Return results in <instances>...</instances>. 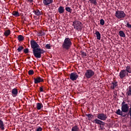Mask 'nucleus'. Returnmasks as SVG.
Masks as SVG:
<instances>
[{
    "instance_id": "nucleus-1",
    "label": "nucleus",
    "mask_w": 131,
    "mask_h": 131,
    "mask_svg": "<svg viewBox=\"0 0 131 131\" xmlns=\"http://www.w3.org/2000/svg\"><path fill=\"white\" fill-rule=\"evenodd\" d=\"M128 108H129L128 105L126 103V105H124L121 106V111L120 109H118L116 112V113L117 114V115H120L123 117H125L126 115H123V113H127V112H128V114L129 115L130 119L131 120V107L129 108V111Z\"/></svg>"
},
{
    "instance_id": "nucleus-2",
    "label": "nucleus",
    "mask_w": 131,
    "mask_h": 131,
    "mask_svg": "<svg viewBox=\"0 0 131 131\" xmlns=\"http://www.w3.org/2000/svg\"><path fill=\"white\" fill-rule=\"evenodd\" d=\"M71 46H72L71 39L69 37H67L64 39L61 46V48H62L63 50L69 51L71 48Z\"/></svg>"
},
{
    "instance_id": "nucleus-3",
    "label": "nucleus",
    "mask_w": 131,
    "mask_h": 131,
    "mask_svg": "<svg viewBox=\"0 0 131 131\" xmlns=\"http://www.w3.org/2000/svg\"><path fill=\"white\" fill-rule=\"evenodd\" d=\"M74 29H76V30H78V31H79V30H81L82 29V23L78 20H74L73 22V25Z\"/></svg>"
},
{
    "instance_id": "nucleus-4",
    "label": "nucleus",
    "mask_w": 131,
    "mask_h": 131,
    "mask_svg": "<svg viewBox=\"0 0 131 131\" xmlns=\"http://www.w3.org/2000/svg\"><path fill=\"white\" fill-rule=\"evenodd\" d=\"M30 45L31 49H33V54L34 55V53L36 52V49H38L39 48V45L33 39L30 41Z\"/></svg>"
},
{
    "instance_id": "nucleus-5",
    "label": "nucleus",
    "mask_w": 131,
    "mask_h": 131,
    "mask_svg": "<svg viewBox=\"0 0 131 131\" xmlns=\"http://www.w3.org/2000/svg\"><path fill=\"white\" fill-rule=\"evenodd\" d=\"M45 51L43 50V49H40L39 47L37 49H36V51L34 53V56L35 57V58H38L39 59L40 58H41V54H43Z\"/></svg>"
},
{
    "instance_id": "nucleus-6",
    "label": "nucleus",
    "mask_w": 131,
    "mask_h": 131,
    "mask_svg": "<svg viewBox=\"0 0 131 131\" xmlns=\"http://www.w3.org/2000/svg\"><path fill=\"white\" fill-rule=\"evenodd\" d=\"M94 123H96V124L99 125V127L100 128L101 130H104L105 129V122H103L102 121H101L98 119H95L93 121Z\"/></svg>"
},
{
    "instance_id": "nucleus-7",
    "label": "nucleus",
    "mask_w": 131,
    "mask_h": 131,
    "mask_svg": "<svg viewBox=\"0 0 131 131\" xmlns=\"http://www.w3.org/2000/svg\"><path fill=\"white\" fill-rule=\"evenodd\" d=\"M94 75H95V72H94V71L92 70L91 69L86 70L84 74L85 77L88 79L92 78Z\"/></svg>"
},
{
    "instance_id": "nucleus-8",
    "label": "nucleus",
    "mask_w": 131,
    "mask_h": 131,
    "mask_svg": "<svg viewBox=\"0 0 131 131\" xmlns=\"http://www.w3.org/2000/svg\"><path fill=\"white\" fill-rule=\"evenodd\" d=\"M126 16L125 13L124 11L122 10H117L115 13V16L118 18V19H122L124 18Z\"/></svg>"
},
{
    "instance_id": "nucleus-9",
    "label": "nucleus",
    "mask_w": 131,
    "mask_h": 131,
    "mask_svg": "<svg viewBox=\"0 0 131 131\" xmlns=\"http://www.w3.org/2000/svg\"><path fill=\"white\" fill-rule=\"evenodd\" d=\"M97 119L99 120H101V121H105L106 119H107V115L104 113H100L97 115Z\"/></svg>"
},
{
    "instance_id": "nucleus-10",
    "label": "nucleus",
    "mask_w": 131,
    "mask_h": 131,
    "mask_svg": "<svg viewBox=\"0 0 131 131\" xmlns=\"http://www.w3.org/2000/svg\"><path fill=\"white\" fill-rule=\"evenodd\" d=\"M78 78V75H77V73H72L70 75V79L71 80H72L73 81H74L76 80Z\"/></svg>"
},
{
    "instance_id": "nucleus-11",
    "label": "nucleus",
    "mask_w": 131,
    "mask_h": 131,
    "mask_svg": "<svg viewBox=\"0 0 131 131\" xmlns=\"http://www.w3.org/2000/svg\"><path fill=\"white\" fill-rule=\"evenodd\" d=\"M126 74H127V73L125 72V70H122L120 71L119 73V76L121 79L124 78L125 77Z\"/></svg>"
},
{
    "instance_id": "nucleus-12",
    "label": "nucleus",
    "mask_w": 131,
    "mask_h": 131,
    "mask_svg": "<svg viewBox=\"0 0 131 131\" xmlns=\"http://www.w3.org/2000/svg\"><path fill=\"white\" fill-rule=\"evenodd\" d=\"M34 83L36 84L39 83V82H43V79L41 78L40 77H37V78H34Z\"/></svg>"
},
{
    "instance_id": "nucleus-13",
    "label": "nucleus",
    "mask_w": 131,
    "mask_h": 131,
    "mask_svg": "<svg viewBox=\"0 0 131 131\" xmlns=\"http://www.w3.org/2000/svg\"><path fill=\"white\" fill-rule=\"evenodd\" d=\"M53 0H43V3L45 6H49V5H51V4H53Z\"/></svg>"
},
{
    "instance_id": "nucleus-14",
    "label": "nucleus",
    "mask_w": 131,
    "mask_h": 131,
    "mask_svg": "<svg viewBox=\"0 0 131 131\" xmlns=\"http://www.w3.org/2000/svg\"><path fill=\"white\" fill-rule=\"evenodd\" d=\"M58 12L59 14H63L65 12V9H64V7L63 6H60L58 8Z\"/></svg>"
},
{
    "instance_id": "nucleus-15",
    "label": "nucleus",
    "mask_w": 131,
    "mask_h": 131,
    "mask_svg": "<svg viewBox=\"0 0 131 131\" xmlns=\"http://www.w3.org/2000/svg\"><path fill=\"white\" fill-rule=\"evenodd\" d=\"M33 12L34 13L35 15H36V16H40V15H42V13L41 12V11H40V10H39L38 9L34 10Z\"/></svg>"
},
{
    "instance_id": "nucleus-16",
    "label": "nucleus",
    "mask_w": 131,
    "mask_h": 131,
    "mask_svg": "<svg viewBox=\"0 0 131 131\" xmlns=\"http://www.w3.org/2000/svg\"><path fill=\"white\" fill-rule=\"evenodd\" d=\"M0 129H1V130H5V124L1 119H0Z\"/></svg>"
},
{
    "instance_id": "nucleus-17",
    "label": "nucleus",
    "mask_w": 131,
    "mask_h": 131,
    "mask_svg": "<svg viewBox=\"0 0 131 131\" xmlns=\"http://www.w3.org/2000/svg\"><path fill=\"white\" fill-rule=\"evenodd\" d=\"M117 86V82H112L111 84V89L112 90H114V89H115V88H116Z\"/></svg>"
},
{
    "instance_id": "nucleus-18",
    "label": "nucleus",
    "mask_w": 131,
    "mask_h": 131,
    "mask_svg": "<svg viewBox=\"0 0 131 131\" xmlns=\"http://www.w3.org/2000/svg\"><path fill=\"white\" fill-rule=\"evenodd\" d=\"M126 95H127V97L131 96V85L129 86L128 89L127 90Z\"/></svg>"
},
{
    "instance_id": "nucleus-19",
    "label": "nucleus",
    "mask_w": 131,
    "mask_h": 131,
    "mask_svg": "<svg viewBox=\"0 0 131 131\" xmlns=\"http://www.w3.org/2000/svg\"><path fill=\"white\" fill-rule=\"evenodd\" d=\"M124 70H125V72H126L127 74H128V73H131L130 66H127V67H126V69Z\"/></svg>"
},
{
    "instance_id": "nucleus-20",
    "label": "nucleus",
    "mask_w": 131,
    "mask_h": 131,
    "mask_svg": "<svg viewBox=\"0 0 131 131\" xmlns=\"http://www.w3.org/2000/svg\"><path fill=\"white\" fill-rule=\"evenodd\" d=\"M95 34L96 35L97 39L100 40V39H101V34L100 32L99 31H96Z\"/></svg>"
},
{
    "instance_id": "nucleus-21",
    "label": "nucleus",
    "mask_w": 131,
    "mask_h": 131,
    "mask_svg": "<svg viewBox=\"0 0 131 131\" xmlns=\"http://www.w3.org/2000/svg\"><path fill=\"white\" fill-rule=\"evenodd\" d=\"M119 35L121 36V37H125V33L123 31H120L119 32Z\"/></svg>"
},
{
    "instance_id": "nucleus-22",
    "label": "nucleus",
    "mask_w": 131,
    "mask_h": 131,
    "mask_svg": "<svg viewBox=\"0 0 131 131\" xmlns=\"http://www.w3.org/2000/svg\"><path fill=\"white\" fill-rule=\"evenodd\" d=\"M71 131H79V128L77 125L74 126L72 127Z\"/></svg>"
},
{
    "instance_id": "nucleus-23",
    "label": "nucleus",
    "mask_w": 131,
    "mask_h": 131,
    "mask_svg": "<svg viewBox=\"0 0 131 131\" xmlns=\"http://www.w3.org/2000/svg\"><path fill=\"white\" fill-rule=\"evenodd\" d=\"M12 95H14L15 96H16V95L18 94V90H17L16 88L13 89L12 90Z\"/></svg>"
},
{
    "instance_id": "nucleus-24",
    "label": "nucleus",
    "mask_w": 131,
    "mask_h": 131,
    "mask_svg": "<svg viewBox=\"0 0 131 131\" xmlns=\"http://www.w3.org/2000/svg\"><path fill=\"white\" fill-rule=\"evenodd\" d=\"M89 2L92 5H94V6H97V5L98 4L97 0H89Z\"/></svg>"
},
{
    "instance_id": "nucleus-25",
    "label": "nucleus",
    "mask_w": 131,
    "mask_h": 131,
    "mask_svg": "<svg viewBox=\"0 0 131 131\" xmlns=\"http://www.w3.org/2000/svg\"><path fill=\"white\" fill-rule=\"evenodd\" d=\"M10 34H11V31H10V30H7L4 32V35L5 36H9Z\"/></svg>"
},
{
    "instance_id": "nucleus-26",
    "label": "nucleus",
    "mask_w": 131,
    "mask_h": 131,
    "mask_svg": "<svg viewBox=\"0 0 131 131\" xmlns=\"http://www.w3.org/2000/svg\"><path fill=\"white\" fill-rule=\"evenodd\" d=\"M41 107H42V104L40 103H37L36 105V108L38 110H40L41 109Z\"/></svg>"
},
{
    "instance_id": "nucleus-27",
    "label": "nucleus",
    "mask_w": 131,
    "mask_h": 131,
    "mask_svg": "<svg viewBox=\"0 0 131 131\" xmlns=\"http://www.w3.org/2000/svg\"><path fill=\"white\" fill-rule=\"evenodd\" d=\"M66 11H67V12H68V13H70V14L72 13V9H71L69 7H66Z\"/></svg>"
},
{
    "instance_id": "nucleus-28",
    "label": "nucleus",
    "mask_w": 131,
    "mask_h": 131,
    "mask_svg": "<svg viewBox=\"0 0 131 131\" xmlns=\"http://www.w3.org/2000/svg\"><path fill=\"white\" fill-rule=\"evenodd\" d=\"M18 39L19 41H22L24 40V37L21 35H19L18 36Z\"/></svg>"
},
{
    "instance_id": "nucleus-29",
    "label": "nucleus",
    "mask_w": 131,
    "mask_h": 131,
    "mask_svg": "<svg viewBox=\"0 0 131 131\" xmlns=\"http://www.w3.org/2000/svg\"><path fill=\"white\" fill-rule=\"evenodd\" d=\"M86 116H87V117H88L89 120H92V119H93V118H94V115H93L92 114H90L86 115Z\"/></svg>"
},
{
    "instance_id": "nucleus-30",
    "label": "nucleus",
    "mask_w": 131,
    "mask_h": 131,
    "mask_svg": "<svg viewBox=\"0 0 131 131\" xmlns=\"http://www.w3.org/2000/svg\"><path fill=\"white\" fill-rule=\"evenodd\" d=\"M12 15L13 16H15V17H19V16H20V14L19 13V12H18V11L13 12Z\"/></svg>"
},
{
    "instance_id": "nucleus-31",
    "label": "nucleus",
    "mask_w": 131,
    "mask_h": 131,
    "mask_svg": "<svg viewBox=\"0 0 131 131\" xmlns=\"http://www.w3.org/2000/svg\"><path fill=\"white\" fill-rule=\"evenodd\" d=\"M24 49V47L23 46H19L17 49V52L19 53V52H22V50Z\"/></svg>"
},
{
    "instance_id": "nucleus-32",
    "label": "nucleus",
    "mask_w": 131,
    "mask_h": 131,
    "mask_svg": "<svg viewBox=\"0 0 131 131\" xmlns=\"http://www.w3.org/2000/svg\"><path fill=\"white\" fill-rule=\"evenodd\" d=\"M29 75H33L34 74V71H33V70H30L28 72Z\"/></svg>"
},
{
    "instance_id": "nucleus-33",
    "label": "nucleus",
    "mask_w": 131,
    "mask_h": 131,
    "mask_svg": "<svg viewBox=\"0 0 131 131\" xmlns=\"http://www.w3.org/2000/svg\"><path fill=\"white\" fill-rule=\"evenodd\" d=\"M45 34V32H42V31H40L39 32V36H43Z\"/></svg>"
},
{
    "instance_id": "nucleus-34",
    "label": "nucleus",
    "mask_w": 131,
    "mask_h": 131,
    "mask_svg": "<svg viewBox=\"0 0 131 131\" xmlns=\"http://www.w3.org/2000/svg\"><path fill=\"white\" fill-rule=\"evenodd\" d=\"M81 55L82 56V57H86V53L83 52V51H81Z\"/></svg>"
},
{
    "instance_id": "nucleus-35",
    "label": "nucleus",
    "mask_w": 131,
    "mask_h": 131,
    "mask_svg": "<svg viewBox=\"0 0 131 131\" xmlns=\"http://www.w3.org/2000/svg\"><path fill=\"white\" fill-rule=\"evenodd\" d=\"M126 27L127 28H129V29H131V24H129L128 22L126 24V25H125Z\"/></svg>"
},
{
    "instance_id": "nucleus-36",
    "label": "nucleus",
    "mask_w": 131,
    "mask_h": 131,
    "mask_svg": "<svg viewBox=\"0 0 131 131\" xmlns=\"http://www.w3.org/2000/svg\"><path fill=\"white\" fill-rule=\"evenodd\" d=\"M100 25H104V24H105V21H104V19H100Z\"/></svg>"
},
{
    "instance_id": "nucleus-37",
    "label": "nucleus",
    "mask_w": 131,
    "mask_h": 131,
    "mask_svg": "<svg viewBox=\"0 0 131 131\" xmlns=\"http://www.w3.org/2000/svg\"><path fill=\"white\" fill-rule=\"evenodd\" d=\"M45 48L48 50H51V44H47Z\"/></svg>"
},
{
    "instance_id": "nucleus-38",
    "label": "nucleus",
    "mask_w": 131,
    "mask_h": 131,
    "mask_svg": "<svg viewBox=\"0 0 131 131\" xmlns=\"http://www.w3.org/2000/svg\"><path fill=\"white\" fill-rule=\"evenodd\" d=\"M24 53H25V54H28V53H29V50L28 48H26L24 50Z\"/></svg>"
},
{
    "instance_id": "nucleus-39",
    "label": "nucleus",
    "mask_w": 131,
    "mask_h": 131,
    "mask_svg": "<svg viewBox=\"0 0 131 131\" xmlns=\"http://www.w3.org/2000/svg\"><path fill=\"white\" fill-rule=\"evenodd\" d=\"M42 128L41 127H39L38 128H37L36 131H42Z\"/></svg>"
},
{
    "instance_id": "nucleus-40",
    "label": "nucleus",
    "mask_w": 131,
    "mask_h": 131,
    "mask_svg": "<svg viewBox=\"0 0 131 131\" xmlns=\"http://www.w3.org/2000/svg\"><path fill=\"white\" fill-rule=\"evenodd\" d=\"M124 105H126V103L125 104V101H123L121 104V106Z\"/></svg>"
},
{
    "instance_id": "nucleus-41",
    "label": "nucleus",
    "mask_w": 131,
    "mask_h": 131,
    "mask_svg": "<svg viewBox=\"0 0 131 131\" xmlns=\"http://www.w3.org/2000/svg\"><path fill=\"white\" fill-rule=\"evenodd\" d=\"M34 0H27L28 3H33Z\"/></svg>"
},
{
    "instance_id": "nucleus-42",
    "label": "nucleus",
    "mask_w": 131,
    "mask_h": 131,
    "mask_svg": "<svg viewBox=\"0 0 131 131\" xmlns=\"http://www.w3.org/2000/svg\"><path fill=\"white\" fill-rule=\"evenodd\" d=\"M40 92H43V89H42V87H40Z\"/></svg>"
}]
</instances>
